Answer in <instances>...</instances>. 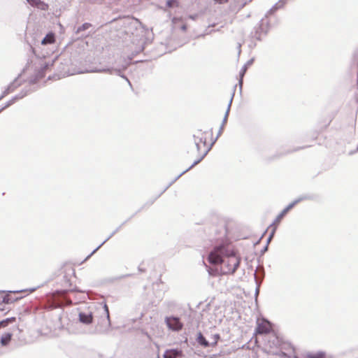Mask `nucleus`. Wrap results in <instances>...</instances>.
Wrapping results in <instances>:
<instances>
[{"label":"nucleus","mask_w":358,"mask_h":358,"mask_svg":"<svg viewBox=\"0 0 358 358\" xmlns=\"http://www.w3.org/2000/svg\"><path fill=\"white\" fill-rule=\"evenodd\" d=\"M16 320L15 317L7 318L4 320L0 322V329L3 327H6L8 324L13 323Z\"/></svg>","instance_id":"nucleus-13"},{"label":"nucleus","mask_w":358,"mask_h":358,"mask_svg":"<svg viewBox=\"0 0 358 358\" xmlns=\"http://www.w3.org/2000/svg\"><path fill=\"white\" fill-rule=\"evenodd\" d=\"M62 269L64 270V273H69V272L71 273V275H75L76 271L73 268V266L71 264H65L63 266Z\"/></svg>","instance_id":"nucleus-12"},{"label":"nucleus","mask_w":358,"mask_h":358,"mask_svg":"<svg viewBox=\"0 0 358 358\" xmlns=\"http://www.w3.org/2000/svg\"><path fill=\"white\" fill-rule=\"evenodd\" d=\"M194 144L192 145L188 154L193 159L192 167L199 164L210 150L215 143V138L210 129L197 130L194 134Z\"/></svg>","instance_id":"nucleus-2"},{"label":"nucleus","mask_w":358,"mask_h":358,"mask_svg":"<svg viewBox=\"0 0 358 358\" xmlns=\"http://www.w3.org/2000/svg\"><path fill=\"white\" fill-rule=\"evenodd\" d=\"M166 6L169 8H172V7H174V6H178V2L177 0H168L166 1Z\"/></svg>","instance_id":"nucleus-16"},{"label":"nucleus","mask_w":358,"mask_h":358,"mask_svg":"<svg viewBox=\"0 0 358 358\" xmlns=\"http://www.w3.org/2000/svg\"><path fill=\"white\" fill-rule=\"evenodd\" d=\"M55 42V36L53 34H48L42 41V44H50Z\"/></svg>","instance_id":"nucleus-11"},{"label":"nucleus","mask_w":358,"mask_h":358,"mask_svg":"<svg viewBox=\"0 0 358 358\" xmlns=\"http://www.w3.org/2000/svg\"><path fill=\"white\" fill-rule=\"evenodd\" d=\"M104 309H105V311L106 313V315H107V317L109 318V310H108V306L106 304L104 305Z\"/></svg>","instance_id":"nucleus-18"},{"label":"nucleus","mask_w":358,"mask_h":358,"mask_svg":"<svg viewBox=\"0 0 358 358\" xmlns=\"http://www.w3.org/2000/svg\"><path fill=\"white\" fill-rule=\"evenodd\" d=\"M198 343L202 346L207 348L210 346V343L206 341L205 337L202 335L201 333H199L197 338Z\"/></svg>","instance_id":"nucleus-10"},{"label":"nucleus","mask_w":358,"mask_h":358,"mask_svg":"<svg viewBox=\"0 0 358 358\" xmlns=\"http://www.w3.org/2000/svg\"><path fill=\"white\" fill-rule=\"evenodd\" d=\"M305 358H325L323 352H317L307 355Z\"/></svg>","instance_id":"nucleus-14"},{"label":"nucleus","mask_w":358,"mask_h":358,"mask_svg":"<svg viewBox=\"0 0 358 358\" xmlns=\"http://www.w3.org/2000/svg\"><path fill=\"white\" fill-rule=\"evenodd\" d=\"M297 201H294L289 203L275 218L274 221L275 224H278L282 219L287 215V213L294 208V206L296 204Z\"/></svg>","instance_id":"nucleus-5"},{"label":"nucleus","mask_w":358,"mask_h":358,"mask_svg":"<svg viewBox=\"0 0 358 358\" xmlns=\"http://www.w3.org/2000/svg\"><path fill=\"white\" fill-rule=\"evenodd\" d=\"M13 337V334L6 332L3 334L0 339V343L2 346H6L9 344Z\"/></svg>","instance_id":"nucleus-9"},{"label":"nucleus","mask_w":358,"mask_h":358,"mask_svg":"<svg viewBox=\"0 0 358 358\" xmlns=\"http://www.w3.org/2000/svg\"><path fill=\"white\" fill-rule=\"evenodd\" d=\"M220 338V336L218 334H213L211 337V343H210V346H215Z\"/></svg>","instance_id":"nucleus-15"},{"label":"nucleus","mask_w":358,"mask_h":358,"mask_svg":"<svg viewBox=\"0 0 358 358\" xmlns=\"http://www.w3.org/2000/svg\"><path fill=\"white\" fill-rule=\"evenodd\" d=\"M272 331V324L265 319H258L255 329V335L268 334Z\"/></svg>","instance_id":"nucleus-3"},{"label":"nucleus","mask_w":358,"mask_h":358,"mask_svg":"<svg viewBox=\"0 0 358 358\" xmlns=\"http://www.w3.org/2000/svg\"><path fill=\"white\" fill-rule=\"evenodd\" d=\"M27 2L32 6L36 7L42 10L48 9V5L41 0H27Z\"/></svg>","instance_id":"nucleus-7"},{"label":"nucleus","mask_w":358,"mask_h":358,"mask_svg":"<svg viewBox=\"0 0 358 358\" xmlns=\"http://www.w3.org/2000/svg\"><path fill=\"white\" fill-rule=\"evenodd\" d=\"M182 351L178 350H168L164 352V358H178L182 357Z\"/></svg>","instance_id":"nucleus-8"},{"label":"nucleus","mask_w":358,"mask_h":358,"mask_svg":"<svg viewBox=\"0 0 358 358\" xmlns=\"http://www.w3.org/2000/svg\"><path fill=\"white\" fill-rule=\"evenodd\" d=\"M166 323L168 327L173 331H180L183 327V324L180 319L176 317H167L166 318Z\"/></svg>","instance_id":"nucleus-4"},{"label":"nucleus","mask_w":358,"mask_h":358,"mask_svg":"<svg viewBox=\"0 0 358 358\" xmlns=\"http://www.w3.org/2000/svg\"><path fill=\"white\" fill-rule=\"evenodd\" d=\"M79 320L80 322L85 324H91L93 320L92 313L91 312H88V313L80 312L79 313Z\"/></svg>","instance_id":"nucleus-6"},{"label":"nucleus","mask_w":358,"mask_h":358,"mask_svg":"<svg viewBox=\"0 0 358 358\" xmlns=\"http://www.w3.org/2000/svg\"><path fill=\"white\" fill-rule=\"evenodd\" d=\"M208 261L210 264H220L222 274L234 273L241 262V257L234 247L228 242L215 246L209 253Z\"/></svg>","instance_id":"nucleus-1"},{"label":"nucleus","mask_w":358,"mask_h":358,"mask_svg":"<svg viewBox=\"0 0 358 358\" xmlns=\"http://www.w3.org/2000/svg\"><path fill=\"white\" fill-rule=\"evenodd\" d=\"M35 290H36V288H32L30 289L23 290L22 292H29V293H31V292H34Z\"/></svg>","instance_id":"nucleus-19"},{"label":"nucleus","mask_w":358,"mask_h":358,"mask_svg":"<svg viewBox=\"0 0 358 358\" xmlns=\"http://www.w3.org/2000/svg\"><path fill=\"white\" fill-rule=\"evenodd\" d=\"M13 301L10 299V296L9 295H7L6 296H5L3 298V302H6V303H10V302H12Z\"/></svg>","instance_id":"nucleus-17"}]
</instances>
